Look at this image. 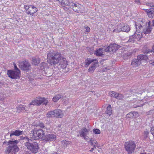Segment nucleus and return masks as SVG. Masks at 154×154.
<instances>
[{"mask_svg":"<svg viewBox=\"0 0 154 154\" xmlns=\"http://www.w3.org/2000/svg\"><path fill=\"white\" fill-rule=\"evenodd\" d=\"M47 59L50 60L51 65L59 64V66L63 68H66L68 65L67 61L65 58L62 57L59 53L54 51L53 50L50 51L47 54Z\"/></svg>","mask_w":154,"mask_h":154,"instance_id":"obj_1","label":"nucleus"},{"mask_svg":"<svg viewBox=\"0 0 154 154\" xmlns=\"http://www.w3.org/2000/svg\"><path fill=\"white\" fill-rule=\"evenodd\" d=\"M135 26L136 29V31L139 33H144L145 34L150 33L152 29L150 26L151 22L149 21L146 23V25L143 26L141 24H137L135 23Z\"/></svg>","mask_w":154,"mask_h":154,"instance_id":"obj_2","label":"nucleus"},{"mask_svg":"<svg viewBox=\"0 0 154 154\" xmlns=\"http://www.w3.org/2000/svg\"><path fill=\"white\" fill-rule=\"evenodd\" d=\"M25 139L26 140L24 144L28 150L32 153H35L37 152L38 149V143L33 142L32 140L29 138H26Z\"/></svg>","mask_w":154,"mask_h":154,"instance_id":"obj_3","label":"nucleus"},{"mask_svg":"<svg viewBox=\"0 0 154 154\" xmlns=\"http://www.w3.org/2000/svg\"><path fill=\"white\" fill-rule=\"evenodd\" d=\"M18 142V141L17 140H10L8 142L5 141L4 142L3 144L6 143L8 145H9L7 149V152H11L12 153H14V154H15V152H17L19 150V148L17 145Z\"/></svg>","mask_w":154,"mask_h":154,"instance_id":"obj_4","label":"nucleus"},{"mask_svg":"<svg viewBox=\"0 0 154 154\" xmlns=\"http://www.w3.org/2000/svg\"><path fill=\"white\" fill-rule=\"evenodd\" d=\"M136 146L135 143L133 141L126 142L124 145L125 150L128 154H131L134 152Z\"/></svg>","mask_w":154,"mask_h":154,"instance_id":"obj_5","label":"nucleus"},{"mask_svg":"<svg viewBox=\"0 0 154 154\" xmlns=\"http://www.w3.org/2000/svg\"><path fill=\"white\" fill-rule=\"evenodd\" d=\"M32 139L34 140L44 138L45 134L43 131L41 129L35 128L33 129L32 133Z\"/></svg>","mask_w":154,"mask_h":154,"instance_id":"obj_6","label":"nucleus"},{"mask_svg":"<svg viewBox=\"0 0 154 154\" xmlns=\"http://www.w3.org/2000/svg\"><path fill=\"white\" fill-rule=\"evenodd\" d=\"M120 47V46L117 44L114 43H111L105 48V51L114 53L116 52Z\"/></svg>","mask_w":154,"mask_h":154,"instance_id":"obj_7","label":"nucleus"},{"mask_svg":"<svg viewBox=\"0 0 154 154\" xmlns=\"http://www.w3.org/2000/svg\"><path fill=\"white\" fill-rule=\"evenodd\" d=\"M20 71H14L12 70H8L7 71V75L8 76L12 79H17L20 78Z\"/></svg>","mask_w":154,"mask_h":154,"instance_id":"obj_8","label":"nucleus"},{"mask_svg":"<svg viewBox=\"0 0 154 154\" xmlns=\"http://www.w3.org/2000/svg\"><path fill=\"white\" fill-rule=\"evenodd\" d=\"M19 67L23 70H28L29 69L30 67V64L26 60L23 61L19 63Z\"/></svg>","mask_w":154,"mask_h":154,"instance_id":"obj_9","label":"nucleus"},{"mask_svg":"<svg viewBox=\"0 0 154 154\" xmlns=\"http://www.w3.org/2000/svg\"><path fill=\"white\" fill-rule=\"evenodd\" d=\"M134 32V35L130 36L129 37V39L128 40V42H132L135 39L140 40L142 37V33L141 32L139 33L133 31Z\"/></svg>","mask_w":154,"mask_h":154,"instance_id":"obj_10","label":"nucleus"},{"mask_svg":"<svg viewBox=\"0 0 154 154\" xmlns=\"http://www.w3.org/2000/svg\"><path fill=\"white\" fill-rule=\"evenodd\" d=\"M130 28L128 25H123L121 26L119 28H118L117 29H114L113 32H120L121 31L125 32H128L130 30Z\"/></svg>","mask_w":154,"mask_h":154,"instance_id":"obj_11","label":"nucleus"},{"mask_svg":"<svg viewBox=\"0 0 154 154\" xmlns=\"http://www.w3.org/2000/svg\"><path fill=\"white\" fill-rule=\"evenodd\" d=\"M71 6L72 7V9L74 11L78 13L80 12H82V8L83 6L81 5L78 4H75L72 2Z\"/></svg>","mask_w":154,"mask_h":154,"instance_id":"obj_12","label":"nucleus"},{"mask_svg":"<svg viewBox=\"0 0 154 154\" xmlns=\"http://www.w3.org/2000/svg\"><path fill=\"white\" fill-rule=\"evenodd\" d=\"M56 139V135L53 134H50L45 135L43 139L48 141H54Z\"/></svg>","mask_w":154,"mask_h":154,"instance_id":"obj_13","label":"nucleus"},{"mask_svg":"<svg viewBox=\"0 0 154 154\" xmlns=\"http://www.w3.org/2000/svg\"><path fill=\"white\" fill-rule=\"evenodd\" d=\"M100 48L99 49H96L95 51L94 52V54L96 56L99 57H103V56L104 54H103V53L106 52L105 51V48Z\"/></svg>","mask_w":154,"mask_h":154,"instance_id":"obj_14","label":"nucleus"},{"mask_svg":"<svg viewBox=\"0 0 154 154\" xmlns=\"http://www.w3.org/2000/svg\"><path fill=\"white\" fill-rule=\"evenodd\" d=\"M36 99L38 103V106H40L42 103L46 106L48 102L47 99L44 97H39Z\"/></svg>","mask_w":154,"mask_h":154,"instance_id":"obj_15","label":"nucleus"},{"mask_svg":"<svg viewBox=\"0 0 154 154\" xmlns=\"http://www.w3.org/2000/svg\"><path fill=\"white\" fill-rule=\"evenodd\" d=\"M59 3L62 6L64 7V6H71L72 1H69L68 0H60Z\"/></svg>","mask_w":154,"mask_h":154,"instance_id":"obj_16","label":"nucleus"},{"mask_svg":"<svg viewBox=\"0 0 154 154\" xmlns=\"http://www.w3.org/2000/svg\"><path fill=\"white\" fill-rule=\"evenodd\" d=\"M55 117L62 118L63 116L62 111L60 109H55L54 110Z\"/></svg>","mask_w":154,"mask_h":154,"instance_id":"obj_17","label":"nucleus"},{"mask_svg":"<svg viewBox=\"0 0 154 154\" xmlns=\"http://www.w3.org/2000/svg\"><path fill=\"white\" fill-rule=\"evenodd\" d=\"M30 6L31 7V9H29V10L27 11L26 13L27 14L32 15V16L33 14L37 11L38 9L34 6L30 5Z\"/></svg>","mask_w":154,"mask_h":154,"instance_id":"obj_18","label":"nucleus"},{"mask_svg":"<svg viewBox=\"0 0 154 154\" xmlns=\"http://www.w3.org/2000/svg\"><path fill=\"white\" fill-rule=\"evenodd\" d=\"M88 132V130L85 128H83L80 131V136L83 137L85 139H86V136L87 133Z\"/></svg>","mask_w":154,"mask_h":154,"instance_id":"obj_19","label":"nucleus"},{"mask_svg":"<svg viewBox=\"0 0 154 154\" xmlns=\"http://www.w3.org/2000/svg\"><path fill=\"white\" fill-rule=\"evenodd\" d=\"M10 133V136L11 137L14 135L19 136L22 134L23 131L19 130H16L15 131H11Z\"/></svg>","mask_w":154,"mask_h":154,"instance_id":"obj_20","label":"nucleus"},{"mask_svg":"<svg viewBox=\"0 0 154 154\" xmlns=\"http://www.w3.org/2000/svg\"><path fill=\"white\" fill-rule=\"evenodd\" d=\"M140 60H139L137 58L134 59L132 61L131 65L134 67H137L139 66L141 63Z\"/></svg>","mask_w":154,"mask_h":154,"instance_id":"obj_21","label":"nucleus"},{"mask_svg":"<svg viewBox=\"0 0 154 154\" xmlns=\"http://www.w3.org/2000/svg\"><path fill=\"white\" fill-rule=\"evenodd\" d=\"M145 12L147 13L148 16L150 18H152L154 16V11L151 9H146Z\"/></svg>","mask_w":154,"mask_h":154,"instance_id":"obj_22","label":"nucleus"},{"mask_svg":"<svg viewBox=\"0 0 154 154\" xmlns=\"http://www.w3.org/2000/svg\"><path fill=\"white\" fill-rule=\"evenodd\" d=\"M138 115L137 112H129L126 115V117L127 118H133L134 117H136Z\"/></svg>","mask_w":154,"mask_h":154,"instance_id":"obj_23","label":"nucleus"},{"mask_svg":"<svg viewBox=\"0 0 154 154\" xmlns=\"http://www.w3.org/2000/svg\"><path fill=\"white\" fill-rule=\"evenodd\" d=\"M97 62L93 63L92 64V66H90L88 69V71L91 72H93L97 67Z\"/></svg>","mask_w":154,"mask_h":154,"instance_id":"obj_24","label":"nucleus"},{"mask_svg":"<svg viewBox=\"0 0 154 154\" xmlns=\"http://www.w3.org/2000/svg\"><path fill=\"white\" fill-rule=\"evenodd\" d=\"M109 94L111 97L116 98L117 99H118L120 95L119 94L112 91H110L109 92Z\"/></svg>","mask_w":154,"mask_h":154,"instance_id":"obj_25","label":"nucleus"},{"mask_svg":"<svg viewBox=\"0 0 154 154\" xmlns=\"http://www.w3.org/2000/svg\"><path fill=\"white\" fill-rule=\"evenodd\" d=\"M112 110L111 106L109 104L107 107L105 112L109 116H110L112 114Z\"/></svg>","mask_w":154,"mask_h":154,"instance_id":"obj_26","label":"nucleus"},{"mask_svg":"<svg viewBox=\"0 0 154 154\" xmlns=\"http://www.w3.org/2000/svg\"><path fill=\"white\" fill-rule=\"evenodd\" d=\"M33 63L35 65H37L40 63V59L38 57H33L32 58Z\"/></svg>","mask_w":154,"mask_h":154,"instance_id":"obj_27","label":"nucleus"},{"mask_svg":"<svg viewBox=\"0 0 154 154\" xmlns=\"http://www.w3.org/2000/svg\"><path fill=\"white\" fill-rule=\"evenodd\" d=\"M46 117L47 118L55 117L54 110L48 111L46 114Z\"/></svg>","mask_w":154,"mask_h":154,"instance_id":"obj_28","label":"nucleus"},{"mask_svg":"<svg viewBox=\"0 0 154 154\" xmlns=\"http://www.w3.org/2000/svg\"><path fill=\"white\" fill-rule=\"evenodd\" d=\"M94 60H95L94 59H92L90 58L85 60V66L86 67H88L92 63H94Z\"/></svg>","mask_w":154,"mask_h":154,"instance_id":"obj_29","label":"nucleus"},{"mask_svg":"<svg viewBox=\"0 0 154 154\" xmlns=\"http://www.w3.org/2000/svg\"><path fill=\"white\" fill-rule=\"evenodd\" d=\"M137 58L139 60H140V62L144 60H146L148 59V57L146 55H140L137 56Z\"/></svg>","mask_w":154,"mask_h":154,"instance_id":"obj_30","label":"nucleus"},{"mask_svg":"<svg viewBox=\"0 0 154 154\" xmlns=\"http://www.w3.org/2000/svg\"><path fill=\"white\" fill-rule=\"evenodd\" d=\"M62 146L64 148L66 147L70 143V142L68 141L63 140L61 141Z\"/></svg>","mask_w":154,"mask_h":154,"instance_id":"obj_31","label":"nucleus"},{"mask_svg":"<svg viewBox=\"0 0 154 154\" xmlns=\"http://www.w3.org/2000/svg\"><path fill=\"white\" fill-rule=\"evenodd\" d=\"M61 98V95L60 94H58L54 97L53 98V100L54 102L58 101Z\"/></svg>","mask_w":154,"mask_h":154,"instance_id":"obj_32","label":"nucleus"},{"mask_svg":"<svg viewBox=\"0 0 154 154\" xmlns=\"http://www.w3.org/2000/svg\"><path fill=\"white\" fill-rule=\"evenodd\" d=\"M39 126L41 128H44L46 130L47 132H48L50 131V130L49 129H48L47 128L45 127L44 124L42 122L39 123Z\"/></svg>","mask_w":154,"mask_h":154,"instance_id":"obj_33","label":"nucleus"},{"mask_svg":"<svg viewBox=\"0 0 154 154\" xmlns=\"http://www.w3.org/2000/svg\"><path fill=\"white\" fill-rule=\"evenodd\" d=\"M144 103L142 101L139 100L137 102V105H136L137 106H135L136 105L134 106V107L136 108L138 107L142 106L144 105Z\"/></svg>","mask_w":154,"mask_h":154,"instance_id":"obj_34","label":"nucleus"},{"mask_svg":"<svg viewBox=\"0 0 154 154\" xmlns=\"http://www.w3.org/2000/svg\"><path fill=\"white\" fill-rule=\"evenodd\" d=\"M143 136L145 139H146L149 137V132L148 130L146 129L145 131H144Z\"/></svg>","mask_w":154,"mask_h":154,"instance_id":"obj_35","label":"nucleus"},{"mask_svg":"<svg viewBox=\"0 0 154 154\" xmlns=\"http://www.w3.org/2000/svg\"><path fill=\"white\" fill-rule=\"evenodd\" d=\"M46 63L45 62H42L40 65V69L42 70L45 69V67L46 66Z\"/></svg>","mask_w":154,"mask_h":154,"instance_id":"obj_36","label":"nucleus"},{"mask_svg":"<svg viewBox=\"0 0 154 154\" xmlns=\"http://www.w3.org/2000/svg\"><path fill=\"white\" fill-rule=\"evenodd\" d=\"M30 105H38V103L37 102L36 99H35L34 100L32 101V102L30 104Z\"/></svg>","mask_w":154,"mask_h":154,"instance_id":"obj_37","label":"nucleus"},{"mask_svg":"<svg viewBox=\"0 0 154 154\" xmlns=\"http://www.w3.org/2000/svg\"><path fill=\"white\" fill-rule=\"evenodd\" d=\"M93 131L94 133L97 134H99L100 133V130L98 129H93Z\"/></svg>","mask_w":154,"mask_h":154,"instance_id":"obj_38","label":"nucleus"},{"mask_svg":"<svg viewBox=\"0 0 154 154\" xmlns=\"http://www.w3.org/2000/svg\"><path fill=\"white\" fill-rule=\"evenodd\" d=\"M24 6L25 10L27 11H28V10H29V9H31V7L30 6V5L28 6L26 5H25Z\"/></svg>","mask_w":154,"mask_h":154,"instance_id":"obj_39","label":"nucleus"},{"mask_svg":"<svg viewBox=\"0 0 154 154\" xmlns=\"http://www.w3.org/2000/svg\"><path fill=\"white\" fill-rule=\"evenodd\" d=\"M150 132L151 134L153 135L154 137V126L151 128Z\"/></svg>","mask_w":154,"mask_h":154,"instance_id":"obj_40","label":"nucleus"},{"mask_svg":"<svg viewBox=\"0 0 154 154\" xmlns=\"http://www.w3.org/2000/svg\"><path fill=\"white\" fill-rule=\"evenodd\" d=\"M109 67H104L102 70L103 72H106L109 69Z\"/></svg>","mask_w":154,"mask_h":154,"instance_id":"obj_41","label":"nucleus"},{"mask_svg":"<svg viewBox=\"0 0 154 154\" xmlns=\"http://www.w3.org/2000/svg\"><path fill=\"white\" fill-rule=\"evenodd\" d=\"M26 138H28L26 136H25V137H23V136H21L20 137V138L21 139L24 140L25 141V143L26 142V140L25 139Z\"/></svg>","mask_w":154,"mask_h":154,"instance_id":"obj_42","label":"nucleus"},{"mask_svg":"<svg viewBox=\"0 0 154 154\" xmlns=\"http://www.w3.org/2000/svg\"><path fill=\"white\" fill-rule=\"evenodd\" d=\"M18 109H19L23 110L24 109V107L22 106H18L17 107ZM17 111L18 112V109H17Z\"/></svg>","mask_w":154,"mask_h":154,"instance_id":"obj_43","label":"nucleus"},{"mask_svg":"<svg viewBox=\"0 0 154 154\" xmlns=\"http://www.w3.org/2000/svg\"><path fill=\"white\" fill-rule=\"evenodd\" d=\"M85 29H86V31L87 32H90V28L89 27H88V26L85 27Z\"/></svg>","mask_w":154,"mask_h":154,"instance_id":"obj_44","label":"nucleus"},{"mask_svg":"<svg viewBox=\"0 0 154 154\" xmlns=\"http://www.w3.org/2000/svg\"><path fill=\"white\" fill-rule=\"evenodd\" d=\"M14 69H15L16 70V71H17L18 72V70L19 71H20V70L17 67V66H16V64H15L14 65Z\"/></svg>","mask_w":154,"mask_h":154,"instance_id":"obj_45","label":"nucleus"},{"mask_svg":"<svg viewBox=\"0 0 154 154\" xmlns=\"http://www.w3.org/2000/svg\"><path fill=\"white\" fill-rule=\"evenodd\" d=\"M94 141V140L93 139L91 138L90 139V142L91 143V145H93V141Z\"/></svg>","mask_w":154,"mask_h":154,"instance_id":"obj_46","label":"nucleus"},{"mask_svg":"<svg viewBox=\"0 0 154 154\" xmlns=\"http://www.w3.org/2000/svg\"><path fill=\"white\" fill-rule=\"evenodd\" d=\"M97 144V141L95 140H94V141H93V145H94V144Z\"/></svg>","mask_w":154,"mask_h":154,"instance_id":"obj_47","label":"nucleus"},{"mask_svg":"<svg viewBox=\"0 0 154 154\" xmlns=\"http://www.w3.org/2000/svg\"><path fill=\"white\" fill-rule=\"evenodd\" d=\"M135 2L138 4L140 3V0H135Z\"/></svg>","mask_w":154,"mask_h":154,"instance_id":"obj_48","label":"nucleus"},{"mask_svg":"<svg viewBox=\"0 0 154 154\" xmlns=\"http://www.w3.org/2000/svg\"><path fill=\"white\" fill-rule=\"evenodd\" d=\"M152 52H154V45H153V46L152 47Z\"/></svg>","mask_w":154,"mask_h":154,"instance_id":"obj_49","label":"nucleus"},{"mask_svg":"<svg viewBox=\"0 0 154 154\" xmlns=\"http://www.w3.org/2000/svg\"><path fill=\"white\" fill-rule=\"evenodd\" d=\"M152 26H154V19L152 20Z\"/></svg>","mask_w":154,"mask_h":154,"instance_id":"obj_50","label":"nucleus"},{"mask_svg":"<svg viewBox=\"0 0 154 154\" xmlns=\"http://www.w3.org/2000/svg\"><path fill=\"white\" fill-rule=\"evenodd\" d=\"M94 148H91V149L90 150V151H91V152H92L94 150Z\"/></svg>","mask_w":154,"mask_h":154,"instance_id":"obj_51","label":"nucleus"},{"mask_svg":"<svg viewBox=\"0 0 154 154\" xmlns=\"http://www.w3.org/2000/svg\"><path fill=\"white\" fill-rule=\"evenodd\" d=\"M151 6L152 8V9L154 10V4L152 5Z\"/></svg>","mask_w":154,"mask_h":154,"instance_id":"obj_52","label":"nucleus"},{"mask_svg":"<svg viewBox=\"0 0 154 154\" xmlns=\"http://www.w3.org/2000/svg\"><path fill=\"white\" fill-rule=\"evenodd\" d=\"M93 145V148H94V149L96 148V146L95 145Z\"/></svg>","mask_w":154,"mask_h":154,"instance_id":"obj_53","label":"nucleus"},{"mask_svg":"<svg viewBox=\"0 0 154 154\" xmlns=\"http://www.w3.org/2000/svg\"><path fill=\"white\" fill-rule=\"evenodd\" d=\"M51 154H57L56 152H54V153H52Z\"/></svg>","mask_w":154,"mask_h":154,"instance_id":"obj_54","label":"nucleus"},{"mask_svg":"<svg viewBox=\"0 0 154 154\" xmlns=\"http://www.w3.org/2000/svg\"><path fill=\"white\" fill-rule=\"evenodd\" d=\"M140 154H145V153H142Z\"/></svg>","mask_w":154,"mask_h":154,"instance_id":"obj_55","label":"nucleus"}]
</instances>
